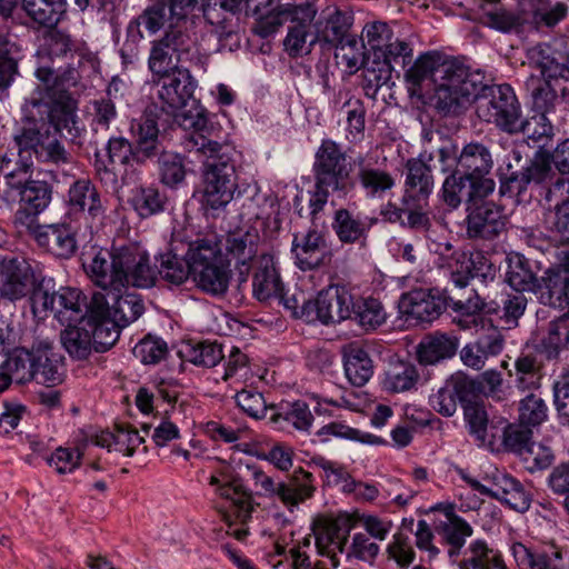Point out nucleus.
Segmentation results:
<instances>
[{
    "label": "nucleus",
    "mask_w": 569,
    "mask_h": 569,
    "mask_svg": "<svg viewBox=\"0 0 569 569\" xmlns=\"http://www.w3.org/2000/svg\"><path fill=\"white\" fill-rule=\"evenodd\" d=\"M191 126L193 130L186 134L183 147L203 157L202 203L207 212L216 216L233 199L237 189L234 149L222 141L221 128L204 114L198 113Z\"/></svg>",
    "instance_id": "f257e3e1"
},
{
    "label": "nucleus",
    "mask_w": 569,
    "mask_h": 569,
    "mask_svg": "<svg viewBox=\"0 0 569 569\" xmlns=\"http://www.w3.org/2000/svg\"><path fill=\"white\" fill-rule=\"evenodd\" d=\"M82 267L89 279L106 291L120 292L129 287L148 289L157 281L156 267L140 242L113 244L111 249L93 247Z\"/></svg>",
    "instance_id": "f03ea898"
},
{
    "label": "nucleus",
    "mask_w": 569,
    "mask_h": 569,
    "mask_svg": "<svg viewBox=\"0 0 569 569\" xmlns=\"http://www.w3.org/2000/svg\"><path fill=\"white\" fill-rule=\"evenodd\" d=\"M43 94L40 91H32L22 104L23 116L13 133L16 157L33 160L49 133L67 131L69 138L74 140L83 131L81 121L73 120L71 100L61 99L58 100V104L49 107L48 103L51 102L46 100Z\"/></svg>",
    "instance_id": "7ed1b4c3"
},
{
    "label": "nucleus",
    "mask_w": 569,
    "mask_h": 569,
    "mask_svg": "<svg viewBox=\"0 0 569 569\" xmlns=\"http://www.w3.org/2000/svg\"><path fill=\"white\" fill-rule=\"evenodd\" d=\"M346 161L347 154L340 144L331 139L321 141L312 164L315 190L309 200L312 220L325 209L330 193L346 197L353 190L351 169Z\"/></svg>",
    "instance_id": "20e7f679"
},
{
    "label": "nucleus",
    "mask_w": 569,
    "mask_h": 569,
    "mask_svg": "<svg viewBox=\"0 0 569 569\" xmlns=\"http://www.w3.org/2000/svg\"><path fill=\"white\" fill-rule=\"evenodd\" d=\"M438 74L431 100L438 112L443 116H458L478 98L483 89V76L468 67L451 60Z\"/></svg>",
    "instance_id": "39448f33"
},
{
    "label": "nucleus",
    "mask_w": 569,
    "mask_h": 569,
    "mask_svg": "<svg viewBox=\"0 0 569 569\" xmlns=\"http://www.w3.org/2000/svg\"><path fill=\"white\" fill-rule=\"evenodd\" d=\"M188 66L203 69L204 60L188 28L170 26L163 37L151 42L148 68L152 78Z\"/></svg>",
    "instance_id": "423d86ee"
},
{
    "label": "nucleus",
    "mask_w": 569,
    "mask_h": 569,
    "mask_svg": "<svg viewBox=\"0 0 569 569\" xmlns=\"http://www.w3.org/2000/svg\"><path fill=\"white\" fill-rule=\"evenodd\" d=\"M184 253L198 288L212 296L224 295L230 273L218 241L213 238L197 239L187 244Z\"/></svg>",
    "instance_id": "0eeeda50"
},
{
    "label": "nucleus",
    "mask_w": 569,
    "mask_h": 569,
    "mask_svg": "<svg viewBox=\"0 0 569 569\" xmlns=\"http://www.w3.org/2000/svg\"><path fill=\"white\" fill-rule=\"evenodd\" d=\"M480 92L482 94L479 93L476 98L477 116L506 132H519L521 109L513 89L507 83L491 87L483 83Z\"/></svg>",
    "instance_id": "6e6552de"
},
{
    "label": "nucleus",
    "mask_w": 569,
    "mask_h": 569,
    "mask_svg": "<svg viewBox=\"0 0 569 569\" xmlns=\"http://www.w3.org/2000/svg\"><path fill=\"white\" fill-rule=\"evenodd\" d=\"M352 23V14L340 10L321 17L315 23L316 40L323 49L350 50V53H342V59L347 61L349 68L357 67L362 56L357 37L350 32Z\"/></svg>",
    "instance_id": "1a4fd4ad"
},
{
    "label": "nucleus",
    "mask_w": 569,
    "mask_h": 569,
    "mask_svg": "<svg viewBox=\"0 0 569 569\" xmlns=\"http://www.w3.org/2000/svg\"><path fill=\"white\" fill-rule=\"evenodd\" d=\"M436 252L439 256L438 266L448 271L450 281L457 289L466 288L475 277L486 279L493 276L492 264L480 252L453 250L450 242L439 243Z\"/></svg>",
    "instance_id": "9d476101"
},
{
    "label": "nucleus",
    "mask_w": 569,
    "mask_h": 569,
    "mask_svg": "<svg viewBox=\"0 0 569 569\" xmlns=\"http://www.w3.org/2000/svg\"><path fill=\"white\" fill-rule=\"evenodd\" d=\"M209 485L216 488L217 495L231 502L236 521L246 523L251 518L252 495L231 466L219 468L209 478ZM222 519L229 526L233 523L232 515L227 511L222 512Z\"/></svg>",
    "instance_id": "9b49d317"
},
{
    "label": "nucleus",
    "mask_w": 569,
    "mask_h": 569,
    "mask_svg": "<svg viewBox=\"0 0 569 569\" xmlns=\"http://www.w3.org/2000/svg\"><path fill=\"white\" fill-rule=\"evenodd\" d=\"M352 296L345 286L332 284L321 290L316 300L302 301L306 321L319 320L323 325L338 323L351 318Z\"/></svg>",
    "instance_id": "f8f14e48"
},
{
    "label": "nucleus",
    "mask_w": 569,
    "mask_h": 569,
    "mask_svg": "<svg viewBox=\"0 0 569 569\" xmlns=\"http://www.w3.org/2000/svg\"><path fill=\"white\" fill-rule=\"evenodd\" d=\"M34 286V271L24 258L0 252V300L20 301L37 292Z\"/></svg>",
    "instance_id": "ddd939ff"
},
{
    "label": "nucleus",
    "mask_w": 569,
    "mask_h": 569,
    "mask_svg": "<svg viewBox=\"0 0 569 569\" xmlns=\"http://www.w3.org/2000/svg\"><path fill=\"white\" fill-rule=\"evenodd\" d=\"M107 202L97 186L88 178L74 180L67 192L69 212L81 213L91 231H99L107 218Z\"/></svg>",
    "instance_id": "4468645a"
},
{
    "label": "nucleus",
    "mask_w": 569,
    "mask_h": 569,
    "mask_svg": "<svg viewBox=\"0 0 569 569\" xmlns=\"http://www.w3.org/2000/svg\"><path fill=\"white\" fill-rule=\"evenodd\" d=\"M86 297L81 290L76 288L62 287L52 293L39 290L32 297V311H51L54 318L62 325L78 321L86 317L83 308L88 309Z\"/></svg>",
    "instance_id": "2eb2a0df"
},
{
    "label": "nucleus",
    "mask_w": 569,
    "mask_h": 569,
    "mask_svg": "<svg viewBox=\"0 0 569 569\" xmlns=\"http://www.w3.org/2000/svg\"><path fill=\"white\" fill-rule=\"evenodd\" d=\"M492 167L493 159L489 147L481 142H470L460 151L455 169L471 180V190L490 194L495 190V181L488 177Z\"/></svg>",
    "instance_id": "dca6fc26"
},
{
    "label": "nucleus",
    "mask_w": 569,
    "mask_h": 569,
    "mask_svg": "<svg viewBox=\"0 0 569 569\" xmlns=\"http://www.w3.org/2000/svg\"><path fill=\"white\" fill-rule=\"evenodd\" d=\"M34 76L40 84L33 91L44 93L43 98L46 97V100L52 101V103H48L49 107L58 104V100L69 99L73 102V120L81 121L77 114L78 102L68 91L69 88L76 87L80 79V73L76 67L71 63L58 68L43 64L36 69Z\"/></svg>",
    "instance_id": "f3484780"
},
{
    "label": "nucleus",
    "mask_w": 569,
    "mask_h": 569,
    "mask_svg": "<svg viewBox=\"0 0 569 569\" xmlns=\"http://www.w3.org/2000/svg\"><path fill=\"white\" fill-rule=\"evenodd\" d=\"M83 325H88L92 333L94 351L104 352L119 339L122 328L111 318L110 302L102 292H94L88 305Z\"/></svg>",
    "instance_id": "a211bd4d"
},
{
    "label": "nucleus",
    "mask_w": 569,
    "mask_h": 569,
    "mask_svg": "<svg viewBox=\"0 0 569 569\" xmlns=\"http://www.w3.org/2000/svg\"><path fill=\"white\" fill-rule=\"evenodd\" d=\"M466 482L480 495L496 499L518 512H526L531 505V493L515 477L508 473H497L490 487L477 479L463 477Z\"/></svg>",
    "instance_id": "6ab92c4d"
},
{
    "label": "nucleus",
    "mask_w": 569,
    "mask_h": 569,
    "mask_svg": "<svg viewBox=\"0 0 569 569\" xmlns=\"http://www.w3.org/2000/svg\"><path fill=\"white\" fill-rule=\"evenodd\" d=\"M189 67L152 78L153 83L159 87L158 99L162 103L161 108L168 113H173L186 107L193 97L197 82L191 76Z\"/></svg>",
    "instance_id": "aec40b11"
},
{
    "label": "nucleus",
    "mask_w": 569,
    "mask_h": 569,
    "mask_svg": "<svg viewBox=\"0 0 569 569\" xmlns=\"http://www.w3.org/2000/svg\"><path fill=\"white\" fill-rule=\"evenodd\" d=\"M198 0H153L152 4L147 7L138 16L140 23L151 34L158 32L168 24L181 26L188 28V14L194 8Z\"/></svg>",
    "instance_id": "412c9836"
},
{
    "label": "nucleus",
    "mask_w": 569,
    "mask_h": 569,
    "mask_svg": "<svg viewBox=\"0 0 569 569\" xmlns=\"http://www.w3.org/2000/svg\"><path fill=\"white\" fill-rule=\"evenodd\" d=\"M52 186L44 180H32L21 191L19 208L14 212L13 223L17 228L28 230L39 223L38 217L51 203Z\"/></svg>",
    "instance_id": "4be33fe9"
},
{
    "label": "nucleus",
    "mask_w": 569,
    "mask_h": 569,
    "mask_svg": "<svg viewBox=\"0 0 569 569\" xmlns=\"http://www.w3.org/2000/svg\"><path fill=\"white\" fill-rule=\"evenodd\" d=\"M467 234L469 238L493 239L506 227V217L501 207L483 198L467 207Z\"/></svg>",
    "instance_id": "5701e85b"
},
{
    "label": "nucleus",
    "mask_w": 569,
    "mask_h": 569,
    "mask_svg": "<svg viewBox=\"0 0 569 569\" xmlns=\"http://www.w3.org/2000/svg\"><path fill=\"white\" fill-rule=\"evenodd\" d=\"M399 312L411 325L430 323L439 318L447 308L445 296L435 295L432 290H413L401 296Z\"/></svg>",
    "instance_id": "b1692460"
},
{
    "label": "nucleus",
    "mask_w": 569,
    "mask_h": 569,
    "mask_svg": "<svg viewBox=\"0 0 569 569\" xmlns=\"http://www.w3.org/2000/svg\"><path fill=\"white\" fill-rule=\"evenodd\" d=\"M291 252L295 264L302 271L318 269L330 259L326 233L315 228L293 236Z\"/></svg>",
    "instance_id": "393cba45"
},
{
    "label": "nucleus",
    "mask_w": 569,
    "mask_h": 569,
    "mask_svg": "<svg viewBox=\"0 0 569 569\" xmlns=\"http://www.w3.org/2000/svg\"><path fill=\"white\" fill-rule=\"evenodd\" d=\"M317 11L316 6L308 1L299 4H277L276 7L258 14V19L252 30L257 36L268 38L276 33L287 21H313L317 16Z\"/></svg>",
    "instance_id": "a878e982"
},
{
    "label": "nucleus",
    "mask_w": 569,
    "mask_h": 569,
    "mask_svg": "<svg viewBox=\"0 0 569 569\" xmlns=\"http://www.w3.org/2000/svg\"><path fill=\"white\" fill-rule=\"evenodd\" d=\"M48 252L60 259H70L78 249L76 232L66 222L36 224L26 230Z\"/></svg>",
    "instance_id": "bb28decb"
},
{
    "label": "nucleus",
    "mask_w": 569,
    "mask_h": 569,
    "mask_svg": "<svg viewBox=\"0 0 569 569\" xmlns=\"http://www.w3.org/2000/svg\"><path fill=\"white\" fill-rule=\"evenodd\" d=\"M472 385L469 376L457 372L448 378L443 386L429 397L431 408L443 417L456 413L458 405L462 408L472 401Z\"/></svg>",
    "instance_id": "cd10ccee"
},
{
    "label": "nucleus",
    "mask_w": 569,
    "mask_h": 569,
    "mask_svg": "<svg viewBox=\"0 0 569 569\" xmlns=\"http://www.w3.org/2000/svg\"><path fill=\"white\" fill-rule=\"evenodd\" d=\"M351 529V518L343 516L325 521L315 532L318 553L328 557L335 569L340 565L337 553L345 552Z\"/></svg>",
    "instance_id": "c85d7f7f"
},
{
    "label": "nucleus",
    "mask_w": 569,
    "mask_h": 569,
    "mask_svg": "<svg viewBox=\"0 0 569 569\" xmlns=\"http://www.w3.org/2000/svg\"><path fill=\"white\" fill-rule=\"evenodd\" d=\"M32 168L33 160L16 157L13 152L3 153L0 158V173L3 174L4 184L0 197L7 202L13 201L17 196L20 197L22 189L32 181Z\"/></svg>",
    "instance_id": "c756f323"
},
{
    "label": "nucleus",
    "mask_w": 569,
    "mask_h": 569,
    "mask_svg": "<svg viewBox=\"0 0 569 569\" xmlns=\"http://www.w3.org/2000/svg\"><path fill=\"white\" fill-rule=\"evenodd\" d=\"M546 200L556 202L548 218L550 230L559 242L569 244V178L557 177L548 188Z\"/></svg>",
    "instance_id": "7c9ffc66"
},
{
    "label": "nucleus",
    "mask_w": 569,
    "mask_h": 569,
    "mask_svg": "<svg viewBox=\"0 0 569 569\" xmlns=\"http://www.w3.org/2000/svg\"><path fill=\"white\" fill-rule=\"evenodd\" d=\"M433 159V152L423 151L418 158L406 162L405 197L421 200L427 199L433 191L435 180L428 163Z\"/></svg>",
    "instance_id": "2f4dec72"
},
{
    "label": "nucleus",
    "mask_w": 569,
    "mask_h": 569,
    "mask_svg": "<svg viewBox=\"0 0 569 569\" xmlns=\"http://www.w3.org/2000/svg\"><path fill=\"white\" fill-rule=\"evenodd\" d=\"M252 292L259 301L277 298L283 292V282L271 253H261L254 262L252 276Z\"/></svg>",
    "instance_id": "473e14b6"
},
{
    "label": "nucleus",
    "mask_w": 569,
    "mask_h": 569,
    "mask_svg": "<svg viewBox=\"0 0 569 569\" xmlns=\"http://www.w3.org/2000/svg\"><path fill=\"white\" fill-rule=\"evenodd\" d=\"M378 218L355 216L350 210L340 208L335 212L332 229L338 239L346 244L366 243L370 229Z\"/></svg>",
    "instance_id": "72a5a7b5"
},
{
    "label": "nucleus",
    "mask_w": 569,
    "mask_h": 569,
    "mask_svg": "<svg viewBox=\"0 0 569 569\" xmlns=\"http://www.w3.org/2000/svg\"><path fill=\"white\" fill-rule=\"evenodd\" d=\"M130 130L134 139V159L138 162L160 153L162 146L159 140V128L151 112H146L132 121Z\"/></svg>",
    "instance_id": "f704fd0d"
},
{
    "label": "nucleus",
    "mask_w": 569,
    "mask_h": 569,
    "mask_svg": "<svg viewBox=\"0 0 569 569\" xmlns=\"http://www.w3.org/2000/svg\"><path fill=\"white\" fill-rule=\"evenodd\" d=\"M106 151L107 160L102 159L98 152L96 153L94 170L101 182L116 184L118 180L113 166L127 164L131 157L134 158V148L123 137H111Z\"/></svg>",
    "instance_id": "c9c22d12"
},
{
    "label": "nucleus",
    "mask_w": 569,
    "mask_h": 569,
    "mask_svg": "<svg viewBox=\"0 0 569 569\" xmlns=\"http://www.w3.org/2000/svg\"><path fill=\"white\" fill-rule=\"evenodd\" d=\"M21 9L37 29H53L67 19L68 0H21Z\"/></svg>",
    "instance_id": "e433bc0d"
},
{
    "label": "nucleus",
    "mask_w": 569,
    "mask_h": 569,
    "mask_svg": "<svg viewBox=\"0 0 569 569\" xmlns=\"http://www.w3.org/2000/svg\"><path fill=\"white\" fill-rule=\"evenodd\" d=\"M280 482L278 499L289 511L315 496V477L301 467L295 469L286 481Z\"/></svg>",
    "instance_id": "4c0bfd02"
},
{
    "label": "nucleus",
    "mask_w": 569,
    "mask_h": 569,
    "mask_svg": "<svg viewBox=\"0 0 569 569\" xmlns=\"http://www.w3.org/2000/svg\"><path fill=\"white\" fill-rule=\"evenodd\" d=\"M356 164L357 180L368 199H382L395 188L396 180L389 171L372 167L362 156L356 159Z\"/></svg>",
    "instance_id": "58836bf2"
},
{
    "label": "nucleus",
    "mask_w": 569,
    "mask_h": 569,
    "mask_svg": "<svg viewBox=\"0 0 569 569\" xmlns=\"http://www.w3.org/2000/svg\"><path fill=\"white\" fill-rule=\"evenodd\" d=\"M33 381L47 386H56L63 380L59 357L53 351L50 340L34 342Z\"/></svg>",
    "instance_id": "ea45409f"
},
{
    "label": "nucleus",
    "mask_w": 569,
    "mask_h": 569,
    "mask_svg": "<svg viewBox=\"0 0 569 569\" xmlns=\"http://www.w3.org/2000/svg\"><path fill=\"white\" fill-rule=\"evenodd\" d=\"M343 369L348 381L363 387L373 375V362L368 351L352 342L342 348Z\"/></svg>",
    "instance_id": "a19ab883"
},
{
    "label": "nucleus",
    "mask_w": 569,
    "mask_h": 569,
    "mask_svg": "<svg viewBox=\"0 0 569 569\" xmlns=\"http://www.w3.org/2000/svg\"><path fill=\"white\" fill-rule=\"evenodd\" d=\"M459 341L447 333L435 332L421 339L417 346V358L421 365H436L452 358L458 349Z\"/></svg>",
    "instance_id": "79ce46f5"
},
{
    "label": "nucleus",
    "mask_w": 569,
    "mask_h": 569,
    "mask_svg": "<svg viewBox=\"0 0 569 569\" xmlns=\"http://www.w3.org/2000/svg\"><path fill=\"white\" fill-rule=\"evenodd\" d=\"M260 234L256 227L244 226L230 231L226 238V250L237 263L247 266L258 253Z\"/></svg>",
    "instance_id": "37998d69"
},
{
    "label": "nucleus",
    "mask_w": 569,
    "mask_h": 569,
    "mask_svg": "<svg viewBox=\"0 0 569 569\" xmlns=\"http://www.w3.org/2000/svg\"><path fill=\"white\" fill-rule=\"evenodd\" d=\"M565 81H557L556 79H531L527 83L530 90L532 109L535 114H547L553 116L556 111V104L559 102L558 91L563 94L569 91V87Z\"/></svg>",
    "instance_id": "c03bdc74"
},
{
    "label": "nucleus",
    "mask_w": 569,
    "mask_h": 569,
    "mask_svg": "<svg viewBox=\"0 0 569 569\" xmlns=\"http://www.w3.org/2000/svg\"><path fill=\"white\" fill-rule=\"evenodd\" d=\"M240 10L241 0H204L202 4L203 17L217 28L219 40L236 36L230 27V19Z\"/></svg>",
    "instance_id": "a18cd8bd"
},
{
    "label": "nucleus",
    "mask_w": 569,
    "mask_h": 569,
    "mask_svg": "<svg viewBox=\"0 0 569 569\" xmlns=\"http://www.w3.org/2000/svg\"><path fill=\"white\" fill-rule=\"evenodd\" d=\"M445 298L447 307H450L456 313L463 317L458 321V325L463 329L477 326L478 320L481 319V311L486 310L490 313L496 310L491 305L486 303L475 289H470L466 297L449 293Z\"/></svg>",
    "instance_id": "49530a36"
},
{
    "label": "nucleus",
    "mask_w": 569,
    "mask_h": 569,
    "mask_svg": "<svg viewBox=\"0 0 569 569\" xmlns=\"http://www.w3.org/2000/svg\"><path fill=\"white\" fill-rule=\"evenodd\" d=\"M178 246L171 244L166 251L156 259L159 266L156 267L157 277L172 286L184 283L192 276L186 253H180Z\"/></svg>",
    "instance_id": "de8ad7c7"
},
{
    "label": "nucleus",
    "mask_w": 569,
    "mask_h": 569,
    "mask_svg": "<svg viewBox=\"0 0 569 569\" xmlns=\"http://www.w3.org/2000/svg\"><path fill=\"white\" fill-rule=\"evenodd\" d=\"M529 64L540 71L542 79H556L563 81V73L569 72L563 68L561 54L550 44L538 43L527 50Z\"/></svg>",
    "instance_id": "09e8293b"
},
{
    "label": "nucleus",
    "mask_w": 569,
    "mask_h": 569,
    "mask_svg": "<svg viewBox=\"0 0 569 569\" xmlns=\"http://www.w3.org/2000/svg\"><path fill=\"white\" fill-rule=\"evenodd\" d=\"M67 323L66 329L60 333V341L69 356L77 360H84L94 350L92 333H90L88 325H83V318Z\"/></svg>",
    "instance_id": "8fccbe9b"
},
{
    "label": "nucleus",
    "mask_w": 569,
    "mask_h": 569,
    "mask_svg": "<svg viewBox=\"0 0 569 569\" xmlns=\"http://www.w3.org/2000/svg\"><path fill=\"white\" fill-rule=\"evenodd\" d=\"M506 281L515 291L520 292H535L541 288L540 279L532 270L530 261L521 254L508 258Z\"/></svg>",
    "instance_id": "3c124183"
},
{
    "label": "nucleus",
    "mask_w": 569,
    "mask_h": 569,
    "mask_svg": "<svg viewBox=\"0 0 569 569\" xmlns=\"http://www.w3.org/2000/svg\"><path fill=\"white\" fill-rule=\"evenodd\" d=\"M271 410L272 413L269 419L278 425L280 429L293 427L299 431H309L312 426L313 416L309 406L302 400L287 402L278 411H274L273 408Z\"/></svg>",
    "instance_id": "603ef678"
},
{
    "label": "nucleus",
    "mask_w": 569,
    "mask_h": 569,
    "mask_svg": "<svg viewBox=\"0 0 569 569\" xmlns=\"http://www.w3.org/2000/svg\"><path fill=\"white\" fill-rule=\"evenodd\" d=\"M451 63V60L438 51H430L417 58L413 64L406 71V81L412 86H420L425 80L431 78L437 83L440 69L445 64Z\"/></svg>",
    "instance_id": "864d4df0"
},
{
    "label": "nucleus",
    "mask_w": 569,
    "mask_h": 569,
    "mask_svg": "<svg viewBox=\"0 0 569 569\" xmlns=\"http://www.w3.org/2000/svg\"><path fill=\"white\" fill-rule=\"evenodd\" d=\"M487 196L478 192V190H471V180L462 177L456 169L446 178L442 184V199L452 209L458 208L462 200H466L469 206L475 200L486 198Z\"/></svg>",
    "instance_id": "5fc2aeb1"
},
{
    "label": "nucleus",
    "mask_w": 569,
    "mask_h": 569,
    "mask_svg": "<svg viewBox=\"0 0 569 569\" xmlns=\"http://www.w3.org/2000/svg\"><path fill=\"white\" fill-rule=\"evenodd\" d=\"M108 296L112 300L110 306L111 318L122 328L136 321L144 311L141 298L134 293H126L123 291H108Z\"/></svg>",
    "instance_id": "6e6d98bb"
},
{
    "label": "nucleus",
    "mask_w": 569,
    "mask_h": 569,
    "mask_svg": "<svg viewBox=\"0 0 569 569\" xmlns=\"http://www.w3.org/2000/svg\"><path fill=\"white\" fill-rule=\"evenodd\" d=\"M505 562L501 555L487 546L482 540H476L468 547L459 569H502Z\"/></svg>",
    "instance_id": "4d7b16f0"
},
{
    "label": "nucleus",
    "mask_w": 569,
    "mask_h": 569,
    "mask_svg": "<svg viewBox=\"0 0 569 569\" xmlns=\"http://www.w3.org/2000/svg\"><path fill=\"white\" fill-rule=\"evenodd\" d=\"M167 197L153 186H140L131 191L129 203L140 218H149L164 210Z\"/></svg>",
    "instance_id": "13d9d810"
},
{
    "label": "nucleus",
    "mask_w": 569,
    "mask_h": 569,
    "mask_svg": "<svg viewBox=\"0 0 569 569\" xmlns=\"http://www.w3.org/2000/svg\"><path fill=\"white\" fill-rule=\"evenodd\" d=\"M365 331H372L382 326L387 320V313L382 303L375 298L352 300L351 318Z\"/></svg>",
    "instance_id": "bf43d9fd"
},
{
    "label": "nucleus",
    "mask_w": 569,
    "mask_h": 569,
    "mask_svg": "<svg viewBox=\"0 0 569 569\" xmlns=\"http://www.w3.org/2000/svg\"><path fill=\"white\" fill-rule=\"evenodd\" d=\"M179 353L186 361L207 368L217 366L226 357L222 346L210 341L188 342L182 346Z\"/></svg>",
    "instance_id": "052dcab7"
},
{
    "label": "nucleus",
    "mask_w": 569,
    "mask_h": 569,
    "mask_svg": "<svg viewBox=\"0 0 569 569\" xmlns=\"http://www.w3.org/2000/svg\"><path fill=\"white\" fill-rule=\"evenodd\" d=\"M419 380L415 365L405 361L391 363L386 372L383 388L388 392L398 393L412 389Z\"/></svg>",
    "instance_id": "680f3d73"
},
{
    "label": "nucleus",
    "mask_w": 569,
    "mask_h": 569,
    "mask_svg": "<svg viewBox=\"0 0 569 569\" xmlns=\"http://www.w3.org/2000/svg\"><path fill=\"white\" fill-rule=\"evenodd\" d=\"M479 20L485 26L502 32H520L523 30V19L509 10L499 7L498 1L492 7H482Z\"/></svg>",
    "instance_id": "e2e57ef3"
},
{
    "label": "nucleus",
    "mask_w": 569,
    "mask_h": 569,
    "mask_svg": "<svg viewBox=\"0 0 569 569\" xmlns=\"http://www.w3.org/2000/svg\"><path fill=\"white\" fill-rule=\"evenodd\" d=\"M541 345L549 359L569 351V310L549 323Z\"/></svg>",
    "instance_id": "0e129e2a"
},
{
    "label": "nucleus",
    "mask_w": 569,
    "mask_h": 569,
    "mask_svg": "<svg viewBox=\"0 0 569 569\" xmlns=\"http://www.w3.org/2000/svg\"><path fill=\"white\" fill-rule=\"evenodd\" d=\"M3 363L6 370L13 376L16 383L23 385L33 381L34 343L30 350L26 348L13 349Z\"/></svg>",
    "instance_id": "69168bd1"
},
{
    "label": "nucleus",
    "mask_w": 569,
    "mask_h": 569,
    "mask_svg": "<svg viewBox=\"0 0 569 569\" xmlns=\"http://www.w3.org/2000/svg\"><path fill=\"white\" fill-rule=\"evenodd\" d=\"M158 169L160 181L167 187L177 188L186 180L187 169L179 153L161 150L158 154Z\"/></svg>",
    "instance_id": "338daca9"
},
{
    "label": "nucleus",
    "mask_w": 569,
    "mask_h": 569,
    "mask_svg": "<svg viewBox=\"0 0 569 569\" xmlns=\"http://www.w3.org/2000/svg\"><path fill=\"white\" fill-rule=\"evenodd\" d=\"M442 540L450 546L448 553L450 558L458 556L466 539L472 535L471 526L459 516H451L448 521L439 528Z\"/></svg>",
    "instance_id": "774afa93"
}]
</instances>
